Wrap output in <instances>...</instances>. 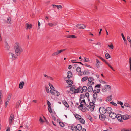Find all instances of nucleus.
Listing matches in <instances>:
<instances>
[{
  "instance_id": "nucleus-1",
  "label": "nucleus",
  "mask_w": 131,
  "mask_h": 131,
  "mask_svg": "<svg viewBox=\"0 0 131 131\" xmlns=\"http://www.w3.org/2000/svg\"><path fill=\"white\" fill-rule=\"evenodd\" d=\"M14 48L15 53L17 56H19L23 51V49L21 45L18 42H16L15 44Z\"/></svg>"
},
{
  "instance_id": "nucleus-2",
  "label": "nucleus",
  "mask_w": 131,
  "mask_h": 131,
  "mask_svg": "<svg viewBox=\"0 0 131 131\" xmlns=\"http://www.w3.org/2000/svg\"><path fill=\"white\" fill-rule=\"evenodd\" d=\"M94 79L92 77H90L88 78V82L87 83V86H89L90 85H93L94 84Z\"/></svg>"
},
{
  "instance_id": "nucleus-3",
  "label": "nucleus",
  "mask_w": 131,
  "mask_h": 131,
  "mask_svg": "<svg viewBox=\"0 0 131 131\" xmlns=\"http://www.w3.org/2000/svg\"><path fill=\"white\" fill-rule=\"evenodd\" d=\"M100 91V89H97V90H96V89H95L93 92L94 93L93 96V98L95 99L97 98V93H99Z\"/></svg>"
},
{
  "instance_id": "nucleus-4",
  "label": "nucleus",
  "mask_w": 131,
  "mask_h": 131,
  "mask_svg": "<svg viewBox=\"0 0 131 131\" xmlns=\"http://www.w3.org/2000/svg\"><path fill=\"white\" fill-rule=\"evenodd\" d=\"M99 110L101 114H104L106 112V109L103 107H100L99 108Z\"/></svg>"
},
{
  "instance_id": "nucleus-5",
  "label": "nucleus",
  "mask_w": 131,
  "mask_h": 131,
  "mask_svg": "<svg viewBox=\"0 0 131 131\" xmlns=\"http://www.w3.org/2000/svg\"><path fill=\"white\" fill-rule=\"evenodd\" d=\"M76 27L80 29H82L85 28L86 26L85 25L82 24H79L77 25Z\"/></svg>"
},
{
  "instance_id": "nucleus-6",
  "label": "nucleus",
  "mask_w": 131,
  "mask_h": 131,
  "mask_svg": "<svg viewBox=\"0 0 131 131\" xmlns=\"http://www.w3.org/2000/svg\"><path fill=\"white\" fill-rule=\"evenodd\" d=\"M109 116L112 119H114L117 117V115L115 113L112 112L109 114Z\"/></svg>"
},
{
  "instance_id": "nucleus-7",
  "label": "nucleus",
  "mask_w": 131,
  "mask_h": 131,
  "mask_svg": "<svg viewBox=\"0 0 131 131\" xmlns=\"http://www.w3.org/2000/svg\"><path fill=\"white\" fill-rule=\"evenodd\" d=\"M117 119L121 122H122L123 119V115L120 114H118L117 115V117H116Z\"/></svg>"
},
{
  "instance_id": "nucleus-8",
  "label": "nucleus",
  "mask_w": 131,
  "mask_h": 131,
  "mask_svg": "<svg viewBox=\"0 0 131 131\" xmlns=\"http://www.w3.org/2000/svg\"><path fill=\"white\" fill-rule=\"evenodd\" d=\"M99 119L102 121H104L106 118L105 116L104 115V114H101L99 115Z\"/></svg>"
},
{
  "instance_id": "nucleus-9",
  "label": "nucleus",
  "mask_w": 131,
  "mask_h": 131,
  "mask_svg": "<svg viewBox=\"0 0 131 131\" xmlns=\"http://www.w3.org/2000/svg\"><path fill=\"white\" fill-rule=\"evenodd\" d=\"M123 119L126 120L131 118V116L129 115H123Z\"/></svg>"
},
{
  "instance_id": "nucleus-10",
  "label": "nucleus",
  "mask_w": 131,
  "mask_h": 131,
  "mask_svg": "<svg viewBox=\"0 0 131 131\" xmlns=\"http://www.w3.org/2000/svg\"><path fill=\"white\" fill-rule=\"evenodd\" d=\"M14 115L11 114L10 115L9 119V124L10 125L12 123V121L14 120Z\"/></svg>"
},
{
  "instance_id": "nucleus-11",
  "label": "nucleus",
  "mask_w": 131,
  "mask_h": 131,
  "mask_svg": "<svg viewBox=\"0 0 131 131\" xmlns=\"http://www.w3.org/2000/svg\"><path fill=\"white\" fill-rule=\"evenodd\" d=\"M67 77L68 79H70L72 77V74L70 71H68L67 73Z\"/></svg>"
},
{
  "instance_id": "nucleus-12",
  "label": "nucleus",
  "mask_w": 131,
  "mask_h": 131,
  "mask_svg": "<svg viewBox=\"0 0 131 131\" xmlns=\"http://www.w3.org/2000/svg\"><path fill=\"white\" fill-rule=\"evenodd\" d=\"M70 92L73 94L74 92V91L75 89V88L74 86H71L70 87Z\"/></svg>"
},
{
  "instance_id": "nucleus-13",
  "label": "nucleus",
  "mask_w": 131,
  "mask_h": 131,
  "mask_svg": "<svg viewBox=\"0 0 131 131\" xmlns=\"http://www.w3.org/2000/svg\"><path fill=\"white\" fill-rule=\"evenodd\" d=\"M112 108L110 107H108L106 109V112L108 113L109 114H111L112 112Z\"/></svg>"
},
{
  "instance_id": "nucleus-14",
  "label": "nucleus",
  "mask_w": 131,
  "mask_h": 131,
  "mask_svg": "<svg viewBox=\"0 0 131 131\" xmlns=\"http://www.w3.org/2000/svg\"><path fill=\"white\" fill-rule=\"evenodd\" d=\"M21 103V101L20 100H18V101L16 103V106L15 108L17 109L18 108L19 106H20V104Z\"/></svg>"
},
{
  "instance_id": "nucleus-15",
  "label": "nucleus",
  "mask_w": 131,
  "mask_h": 131,
  "mask_svg": "<svg viewBox=\"0 0 131 131\" xmlns=\"http://www.w3.org/2000/svg\"><path fill=\"white\" fill-rule=\"evenodd\" d=\"M92 85H89L87 88L88 91V92H91L93 91V89L92 86H91Z\"/></svg>"
},
{
  "instance_id": "nucleus-16",
  "label": "nucleus",
  "mask_w": 131,
  "mask_h": 131,
  "mask_svg": "<svg viewBox=\"0 0 131 131\" xmlns=\"http://www.w3.org/2000/svg\"><path fill=\"white\" fill-rule=\"evenodd\" d=\"M77 129V130H78L79 131L81 130L82 129V126L81 124H78L76 126Z\"/></svg>"
},
{
  "instance_id": "nucleus-17",
  "label": "nucleus",
  "mask_w": 131,
  "mask_h": 131,
  "mask_svg": "<svg viewBox=\"0 0 131 131\" xmlns=\"http://www.w3.org/2000/svg\"><path fill=\"white\" fill-rule=\"evenodd\" d=\"M8 54L9 56L12 57V59L13 60H15L16 59V56L14 54L11 53H9Z\"/></svg>"
},
{
  "instance_id": "nucleus-18",
  "label": "nucleus",
  "mask_w": 131,
  "mask_h": 131,
  "mask_svg": "<svg viewBox=\"0 0 131 131\" xmlns=\"http://www.w3.org/2000/svg\"><path fill=\"white\" fill-rule=\"evenodd\" d=\"M43 118L44 119V120L42 119V118L41 117V123H43V122H45L48 125L49 124V122L48 121L46 120V118H45V117L43 116V115H42Z\"/></svg>"
},
{
  "instance_id": "nucleus-19",
  "label": "nucleus",
  "mask_w": 131,
  "mask_h": 131,
  "mask_svg": "<svg viewBox=\"0 0 131 131\" xmlns=\"http://www.w3.org/2000/svg\"><path fill=\"white\" fill-rule=\"evenodd\" d=\"M88 90V89L86 86H84L82 88V89L81 91V93H82L83 92H85Z\"/></svg>"
},
{
  "instance_id": "nucleus-20",
  "label": "nucleus",
  "mask_w": 131,
  "mask_h": 131,
  "mask_svg": "<svg viewBox=\"0 0 131 131\" xmlns=\"http://www.w3.org/2000/svg\"><path fill=\"white\" fill-rule=\"evenodd\" d=\"M26 25L27 27L26 29H30L32 27V24H29L28 23H27Z\"/></svg>"
},
{
  "instance_id": "nucleus-21",
  "label": "nucleus",
  "mask_w": 131,
  "mask_h": 131,
  "mask_svg": "<svg viewBox=\"0 0 131 131\" xmlns=\"http://www.w3.org/2000/svg\"><path fill=\"white\" fill-rule=\"evenodd\" d=\"M71 130L73 131H77V129L76 126L74 125L72 126L71 127Z\"/></svg>"
},
{
  "instance_id": "nucleus-22",
  "label": "nucleus",
  "mask_w": 131,
  "mask_h": 131,
  "mask_svg": "<svg viewBox=\"0 0 131 131\" xmlns=\"http://www.w3.org/2000/svg\"><path fill=\"white\" fill-rule=\"evenodd\" d=\"M67 83L70 85H72L73 83V81L70 80H67Z\"/></svg>"
},
{
  "instance_id": "nucleus-23",
  "label": "nucleus",
  "mask_w": 131,
  "mask_h": 131,
  "mask_svg": "<svg viewBox=\"0 0 131 131\" xmlns=\"http://www.w3.org/2000/svg\"><path fill=\"white\" fill-rule=\"evenodd\" d=\"M62 102L63 104L65 105L66 107L68 108L69 107V106L67 103L66 101L65 100L63 101H62Z\"/></svg>"
},
{
  "instance_id": "nucleus-24",
  "label": "nucleus",
  "mask_w": 131,
  "mask_h": 131,
  "mask_svg": "<svg viewBox=\"0 0 131 131\" xmlns=\"http://www.w3.org/2000/svg\"><path fill=\"white\" fill-rule=\"evenodd\" d=\"M76 36L74 35H69L67 36V38H76Z\"/></svg>"
},
{
  "instance_id": "nucleus-25",
  "label": "nucleus",
  "mask_w": 131,
  "mask_h": 131,
  "mask_svg": "<svg viewBox=\"0 0 131 131\" xmlns=\"http://www.w3.org/2000/svg\"><path fill=\"white\" fill-rule=\"evenodd\" d=\"M24 82H20L19 84V88L21 89L23 88V86L24 85Z\"/></svg>"
},
{
  "instance_id": "nucleus-26",
  "label": "nucleus",
  "mask_w": 131,
  "mask_h": 131,
  "mask_svg": "<svg viewBox=\"0 0 131 131\" xmlns=\"http://www.w3.org/2000/svg\"><path fill=\"white\" fill-rule=\"evenodd\" d=\"M53 6L54 7V6L56 7L57 8V9H59V8L60 9H62V6L60 5H53Z\"/></svg>"
},
{
  "instance_id": "nucleus-27",
  "label": "nucleus",
  "mask_w": 131,
  "mask_h": 131,
  "mask_svg": "<svg viewBox=\"0 0 131 131\" xmlns=\"http://www.w3.org/2000/svg\"><path fill=\"white\" fill-rule=\"evenodd\" d=\"M96 67L97 68H98L100 67L99 64H100V62L97 59H96Z\"/></svg>"
},
{
  "instance_id": "nucleus-28",
  "label": "nucleus",
  "mask_w": 131,
  "mask_h": 131,
  "mask_svg": "<svg viewBox=\"0 0 131 131\" xmlns=\"http://www.w3.org/2000/svg\"><path fill=\"white\" fill-rule=\"evenodd\" d=\"M75 116L76 118L79 120H80V119H81V116L80 115L77 114H75Z\"/></svg>"
},
{
  "instance_id": "nucleus-29",
  "label": "nucleus",
  "mask_w": 131,
  "mask_h": 131,
  "mask_svg": "<svg viewBox=\"0 0 131 131\" xmlns=\"http://www.w3.org/2000/svg\"><path fill=\"white\" fill-rule=\"evenodd\" d=\"M112 95H110V96L108 97L106 99V101H110L112 100Z\"/></svg>"
},
{
  "instance_id": "nucleus-30",
  "label": "nucleus",
  "mask_w": 131,
  "mask_h": 131,
  "mask_svg": "<svg viewBox=\"0 0 131 131\" xmlns=\"http://www.w3.org/2000/svg\"><path fill=\"white\" fill-rule=\"evenodd\" d=\"M11 97V94H9L8 95V96L6 100V101H9Z\"/></svg>"
},
{
  "instance_id": "nucleus-31",
  "label": "nucleus",
  "mask_w": 131,
  "mask_h": 131,
  "mask_svg": "<svg viewBox=\"0 0 131 131\" xmlns=\"http://www.w3.org/2000/svg\"><path fill=\"white\" fill-rule=\"evenodd\" d=\"M90 107L89 108H90V110L91 111H93L94 107H95V106L94 105H90Z\"/></svg>"
},
{
  "instance_id": "nucleus-32",
  "label": "nucleus",
  "mask_w": 131,
  "mask_h": 131,
  "mask_svg": "<svg viewBox=\"0 0 131 131\" xmlns=\"http://www.w3.org/2000/svg\"><path fill=\"white\" fill-rule=\"evenodd\" d=\"M66 50V49H63L57 51V52L58 54L59 53L62 52L63 51H65Z\"/></svg>"
},
{
  "instance_id": "nucleus-33",
  "label": "nucleus",
  "mask_w": 131,
  "mask_h": 131,
  "mask_svg": "<svg viewBox=\"0 0 131 131\" xmlns=\"http://www.w3.org/2000/svg\"><path fill=\"white\" fill-rule=\"evenodd\" d=\"M88 76H85L83 77L82 79V81L83 82H84L87 79L88 80Z\"/></svg>"
},
{
  "instance_id": "nucleus-34",
  "label": "nucleus",
  "mask_w": 131,
  "mask_h": 131,
  "mask_svg": "<svg viewBox=\"0 0 131 131\" xmlns=\"http://www.w3.org/2000/svg\"><path fill=\"white\" fill-rule=\"evenodd\" d=\"M76 70L77 72H80L81 71V69L80 67H77Z\"/></svg>"
},
{
  "instance_id": "nucleus-35",
  "label": "nucleus",
  "mask_w": 131,
  "mask_h": 131,
  "mask_svg": "<svg viewBox=\"0 0 131 131\" xmlns=\"http://www.w3.org/2000/svg\"><path fill=\"white\" fill-rule=\"evenodd\" d=\"M49 84L51 89L53 91H55V90H54V87L53 86V85L52 84H51L50 83H49Z\"/></svg>"
},
{
  "instance_id": "nucleus-36",
  "label": "nucleus",
  "mask_w": 131,
  "mask_h": 131,
  "mask_svg": "<svg viewBox=\"0 0 131 131\" xmlns=\"http://www.w3.org/2000/svg\"><path fill=\"white\" fill-rule=\"evenodd\" d=\"M79 120L80 121V122L81 123L84 124L85 123V120L83 118H81Z\"/></svg>"
},
{
  "instance_id": "nucleus-37",
  "label": "nucleus",
  "mask_w": 131,
  "mask_h": 131,
  "mask_svg": "<svg viewBox=\"0 0 131 131\" xmlns=\"http://www.w3.org/2000/svg\"><path fill=\"white\" fill-rule=\"evenodd\" d=\"M124 105L125 107H129L130 108L131 107V106L129 105L128 103H126L124 104Z\"/></svg>"
},
{
  "instance_id": "nucleus-38",
  "label": "nucleus",
  "mask_w": 131,
  "mask_h": 131,
  "mask_svg": "<svg viewBox=\"0 0 131 131\" xmlns=\"http://www.w3.org/2000/svg\"><path fill=\"white\" fill-rule=\"evenodd\" d=\"M105 56L107 59H108L111 57L110 55L108 53H106L105 54Z\"/></svg>"
},
{
  "instance_id": "nucleus-39",
  "label": "nucleus",
  "mask_w": 131,
  "mask_h": 131,
  "mask_svg": "<svg viewBox=\"0 0 131 131\" xmlns=\"http://www.w3.org/2000/svg\"><path fill=\"white\" fill-rule=\"evenodd\" d=\"M43 75L44 77H47L48 78H49L50 80H53V79L50 76H48L45 74H44Z\"/></svg>"
},
{
  "instance_id": "nucleus-40",
  "label": "nucleus",
  "mask_w": 131,
  "mask_h": 131,
  "mask_svg": "<svg viewBox=\"0 0 131 131\" xmlns=\"http://www.w3.org/2000/svg\"><path fill=\"white\" fill-rule=\"evenodd\" d=\"M59 124L62 127H63L64 126V124L63 122H59Z\"/></svg>"
},
{
  "instance_id": "nucleus-41",
  "label": "nucleus",
  "mask_w": 131,
  "mask_h": 131,
  "mask_svg": "<svg viewBox=\"0 0 131 131\" xmlns=\"http://www.w3.org/2000/svg\"><path fill=\"white\" fill-rule=\"evenodd\" d=\"M107 91V89L106 88V87H105L102 89V91L103 92H105Z\"/></svg>"
},
{
  "instance_id": "nucleus-42",
  "label": "nucleus",
  "mask_w": 131,
  "mask_h": 131,
  "mask_svg": "<svg viewBox=\"0 0 131 131\" xmlns=\"http://www.w3.org/2000/svg\"><path fill=\"white\" fill-rule=\"evenodd\" d=\"M79 91V90L77 88L76 89H75V90L74 91V92H73V93H78Z\"/></svg>"
},
{
  "instance_id": "nucleus-43",
  "label": "nucleus",
  "mask_w": 131,
  "mask_h": 131,
  "mask_svg": "<svg viewBox=\"0 0 131 131\" xmlns=\"http://www.w3.org/2000/svg\"><path fill=\"white\" fill-rule=\"evenodd\" d=\"M89 73L87 70H84L83 72V74L85 75L88 74Z\"/></svg>"
},
{
  "instance_id": "nucleus-44",
  "label": "nucleus",
  "mask_w": 131,
  "mask_h": 131,
  "mask_svg": "<svg viewBox=\"0 0 131 131\" xmlns=\"http://www.w3.org/2000/svg\"><path fill=\"white\" fill-rule=\"evenodd\" d=\"M105 87H106V88H107V89H109L110 90H111V87L109 85H105Z\"/></svg>"
},
{
  "instance_id": "nucleus-45",
  "label": "nucleus",
  "mask_w": 131,
  "mask_h": 131,
  "mask_svg": "<svg viewBox=\"0 0 131 131\" xmlns=\"http://www.w3.org/2000/svg\"><path fill=\"white\" fill-rule=\"evenodd\" d=\"M80 98L81 99H83L85 98V95L83 94H81L80 95Z\"/></svg>"
},
{
  "instance_id": "nucleus-46",
  "label": "nucleus",
  "mask_w": 131,
  "mask_h": 131,
  "mask_svg": "<svg viewBox=\"0 0 131 131\" xmlns=\"http://www.w3.org/2000/svg\"><path fill=\"white\" fill-rule=\"evenodd\" d=\"M47 103L48 106V107H51V105L50 102L48 101H47Z\"/></svg>"
},
{
  "instance_id": "nucleus-47",
  "label": "nucleus",
  "mask_w": 131,
  "mask_h": 131,
  "mask_svg": "<svg viewBox=\"0 0 131 131\" xmlns=\"http://www.w3.org/2000/svg\"><path fill=\"white\" fill-rule=\"evenodd\" d=\"M84 61L85 62H88L89 61V60L88 58L86 57H84Z\"/></svg>"
},
{
  "instance_id": "nucleus-48",
  "label": "nucleus",
  "mask_w": 131,
  "mask_h": 131,
  "mask_svg": "<svg viewBox=\"0 0 131 131\" xmlns=\"http://www.w3.org/2000/svg\"><path fill=\"white\" fill-rule=\"evenodd\" d=\"M88 119L91 122H92V119L91 116L90 115H89L88 116Z\"/></svg>"
},
{
  "instance_id": "nucleus-49",
  "label": "nucleus",
  "mask_w": 131,
  "mask_h": 131,
  "mask_svg": "<svg viewBox=\"0 0 131 131\" xmlns=\"http://www.w3.org/2000/svg\"><path fill=\"white\" fill-rule=\"evenodd\" d=\"M110 103L112 105H114L115 106H116L117 105V104L116 103H115L114 102L112 101L110 102Z\"/></svg>"
},
{
  "instance_id": "nucleus-50",
  "label": "nucleus",
  "mask_w": 131,
  "mask_h": 131,
  "mask_svg": "<svg viewBox=\"0 0 131 131\" xmlns=\"http://www.w3.org/2000/svg\"><path fill=\"white\" fill-rule=\"evenodd\" d=\"M121 131H131V129H125L124 128H123L121 129Z\"/></svg>"
},
{
  "instance_id": "nucleus-51",
  "label": "nucleus",
  "mask_w": 131,
  "mask_h": 131,
  "mask_svg": "<svg viewBox=\"0 0 131 131\" xmlns=\"http://www.w3.org/2000/svg\"><path fill=\"white\" fill-rule=\"evenodd\" d=\"M99 81L100 83L103 84H105V83H106V82L101 79L99 80Z\"/></svg>"
},
{
  "instance_id": "nucleus-52",
  "label": "nucleus",
  "mask_w": 131,
  "mask_h": 131,
  "mask_svg": "<svg viewBox=\"0 0 131 131\" xmlns=\"http://www.w3.org/2000/svg\"><path fill=\"white\" fill-rule=\"evenodd\" d=\"M127 38L128 41L130 42H131V40L130 37L129 36H127Z\"/></svg>"
},
{
  "instance_id": "nucleus-53",
  "label": "nucleus",
  "mask_w": 131,
  "mask_h": 131,
  "mask_svg": "<svg viewBox=\"0 0 131 131\" xmlns=\"http://www.w3.org/2000/svg\"><path fill=\"white\" fill-rule=\"evenodd\" d=\"M58 55L57 52L56 51V52H54L52 54V56H56L57 55Z\"/></svg>"
},
{
  "instance_id": "nucleus-54",
  "label": "nucleus",
  "mask_w": 131,
  "mask_h": 131,
  "mask_svg": "<svg viewBox=\"0 0 131 131\" xmlns=\"http://www.w3.org/2000/svg\"><path fill=\"white\" fill-rule=\"evenodd\" d=\"M101 84H98L97 85H96L95 86V89H96V88L97 87L99 88H101Z\"/></svg>"
},
{
  "instance_id": "nucleus-55",
  "label": "nucleus",
  "mask_w": 131,
  "mask_h": 131,
  "mask_svg": "<svg viewBox=\"0 0 131 131\" xmlns=\"http://www.w3.org/2000/svg\"><path fill=\"white\" fill-rule=\"evenodd\" d=\"M121 34L122 37L123 39L124 40V41H126V40L125 39V37L124 36V35L123 34V33H122Z\"/></svg>"
},
{
  "instance_id": "nucleus-56",
  "label": "nucleus",
  "mask_w": 131,
  "mask_h": 131,
  "mask_svg": "<svg viewBox=\"0 0 131 131\" xmlns=\"http://www.w3.org/2000/svg\"><path fill=\"white\" fill-rule=\"evenodd\" d=\"M108 46L110 47L112 49H113L114 48V46L112 43L110 45H108Z\"/></svg>"
},
{
  "instance_id": "nucleus-57",
  "label": "nucleus",
  "mask_w": 131,
  "mask_h": 131,
  "mask_svg": "<svg viewBox=\"0 0 131 131\" xmlns=\"http://www.w3.org/2000/svg\"><path fill=\"white\" fill-rule=\"evenodd\" d=\"M48 110L50 113H52V110L51 108V107H48Z\"/></svg>"
},
{
  "instance_id": "nucleus-58",
  "label": "nucleus",
  "mask_w": 131,
  "mask_h": 131,
  "mask_svg": "<svg viewBox=\"0 0 131 131\" xmlns=\"http://www.w3.org/2000/svg\"><path fill=\"white\" fill-rule=\"evenodd\" d=\"M82 103H83L85 104H86V103L85 102V100L84 99L81 102H80V104H81Z\"/></svg>"
},
{
  "instance_id": "nucleus-59",
  "label": "nucleus",
  "mask_w": 131,
  "mask_h": 131,
  "mask_svg": "<svg viewBox=\"0 0 131 131\" xmlns=\"http://www.w3.org/2000/svg\"><path fill=\"white\" fill-rule=\"evenodd\" d=\"M9 46L8 44H7L6 46V48L7 50H9Z\"/></svg>"
},
{
  "instance_id": "nucleus-60",
  "label": "nucleus",
  "mask_w": 131,
  "mask_h": 131,
  "mask_svg": "<svg viewBox=\"0 0 131 131\" xmlns=\"http://www.w3.org/2000/svg\"><path fill=\"white\" fill-rule=\"evenodd\" d=\"M56 91V93L55 94V96H58L60 94L57 91Z\"/></svg>"
},
{
  "instance_id": "nucleus-61",
  "label": "nucleus",
  "mask_w": 131,
  "mask_h": 131,
  "mask_svg": "<svg viewBox=\"0 0 131 131\" xmlns=\"http://www.w3.org/2000/svg\"><path fill=\"white\" fill-rule=\"evenodd\" d=\"M103 61L105 63V64H106L108 66V65L109 64L104 59H103V60L102 61Z\"/></svg>"
},
{
  "instance_id": "nucleus-62",
  "label": "nucleus",
  "mask_w": 131,
  "mask_h": 131,
  "mask_svg": "<svg viewBox=\"0 0 131 131\" xmlns=\"http://www.w3.org/2000/svg\"><path fill=\"white\" fill-rule=\"evenodd\" d=\"M103 61L105 63V64H106L108 66V65L109 64L104 59H103V60L102 61Z\"/></svg>"
},
{
  "instance_id": "nucleus-63",
  "label": "nucleus",
  "mask_w": 131,
  "mask_h": 131,
  "mask_svg": "<svg viewBox=\"0 0 131 131\" xmlns=\"http://www.w3.org/2000/svg\"><path fill=\"white\" fill-rule=\"evenodd\" d=\"M103 61L105 63V64H106L108 66V65L109 64L104 59H103V60L102 61Z\"/></svg>"
},
{
  "instance_id": "nucleus-64",
  "label": "nucleus",
  "mask_w": 131,
  "mask_h": 131,
  "mask_svg": "<svg viewBox=\"0 0 131 131\" xmlns=\"http://www.w3.org/2000/svg\"><path fill=\"white\" fill-rule=\"evenodd\" d=\"M103 61L105 63V64H106L108 66V65L109 64L104 59H103V60L102 61Z\"/></svg>"
}]
</instances>
